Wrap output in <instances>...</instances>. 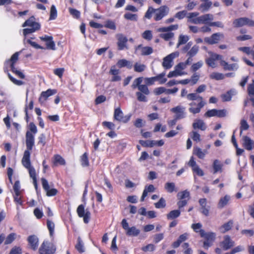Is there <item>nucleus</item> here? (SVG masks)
<instances>
[{"instance_id":"f257e3e1","label":"nucleus","mask_w":254,"mask_h":254,"mask_svg":"<svg viewBox=\"0 0 254 254\" xmlns=\"http://www.w3.org/2000/svg\"><path fill=\"white\" fill-rule=\"evenodd\" d=\"M26 145L27 150L24 152L22 159V164L26 169L31 167L30 159V152L34 145V136L30 131H27L26 133Z\"/></svg>"},{"instance_id":"f03ea898","label":"nucleus","mask_w":254,"mask_h":254,"mask_svg":"<svg viewBox=\"0 0 254 254\" xmlns=\"http://www.w3.org/2000/svg\"><path fill=\"white\" fill-rule=\"evenodd\" d=\"M197 93H190L187 95V98L190 101L198 100L199 103L197 105L196 108L190 107L189 108V111L193 114H196L199 113L201 109L205 105V103L203 101V98L197 95Z\"/></svg>"},{"instance_id":"7ed1b4c3","label":"nucleus","mask_w":254,"mask_h":254,"mask_svg":"<svg viewBox=\"0 0 254 254\" xmlns=\"http://www.w3.org/2000/svg\"><path fill=\"white\" fill-rule=\"evenodd\" d=\"M56 251V246L48 241L43 242L39 250L40 254H54Z\"/></svg>"},{"instance_id":"20e7f679","label":"nucleus","mask_w":254,"mask_h":254,"mask_svg":"<svg viewBox=\"0 0 254 254\" xmlns=\"http://www.w3.org/2000/svg\"><path fill=\"white\" fill-rule=\"evenodd\" d=\"M77 213L79 217L83 218V221L87 224L90 219L91 213L88 210L85 211L84 206L83 204L79 205L77 208Z\"/></svg>"},{"instance_id":"39448f33","label":"nucleus","mask_w":254,"mask_h":254,"mask_svg":"<svg viewBox=\"0 0 254 254\" xmlns=\"http://www.w3.org/2000/svg\"><path fill=\"white\" fill-rule=\"evenodd\" d=\"M179 56V53H172L163 59L162 65L165 69H169L172 66V63L176 57Z\"/></svg>"},{"instance_id":"423d86ee","label":"nucleus","mask_w":254,"mask_h":254,"mask_svg":"<svg viewBox=\"0 0 254 254\" xmlns=\"http://www.w3.org/2000/svg\"><path fill=\"white\" fill-rule=\"evenodd\" d=\"M235 27H242L245 25L254 26V21H252L246 17H241L235 19L233 22Z\"/></svg>"},{"instance_id":"0eeeda50","label":"nucleus","mask_w":254,"mask_h":254,"mask_svg":"<svg viewBox=\"0 0 254 254\" xmlns=\"http://www.w3.org/2000/svg\"><path fill=\"white\" fill-rule=\"evenodd\" d=\"M212 18L210 17H188V22L196 24H207Z\"/></svg>"},{"instance_id":"6e6552de","label":"nucleus","mask_w":254,"mask_h":254,"mask_svg":"<svg viewBox=\"0 0 254 254\" xmlns=\"http://www.w3.org/2000/svg\"><path fill=\"white\" fill-rule=\"evenodd\" d=\"M153 49L151 47H143L142 45H138L135 48V53H139L141 56L149 55L153 53Z\"/></svg>"},{"instance_id":"1a4fd4ad","label":"nucleus","mask_w":254,"mask_h":254,"mask_svg":"<svg viewBox=\"0 0 254 254\" xmlns=\"http://www.w3.org/2000/svg\"><path fill=\"white\" fill-rule=\"evenodd\" d=\"M130 115L124 117L123 113L119 108L115 110L114 117L117 121L126 123L130 120Z\"/></svg>"},{"instance_id":"9d476101","label":"nucleus","mask_w":254,"mask_h":254,"mask_svg":"<svg viewBox=\"0 0 254 254\" xmlns=\"http://www.w3.org/2000/svg\"><path fill=\"white\" fill-rule=\"evenodd\" d=\"M183 63H179L177 65H176L175 67V70L172 71H170L168 74L167 76L169 78H171L173 77H176L179 75H182L185 74V72L182 71V70L185 69L184 67L183 66Z\"/></svg>"},{"instance_id":"9b49d317","label":"nucleus","mask_w":254,"mask_h":254,"mask_svg":"<svg viewBox=\"0 0 254 254\" xmlns=\"http://www.w3.org/2000/svg\"><path fill=\"white\" fill-rule=\"evenodd\" d=\"M234 242L233 241L229 236L226 235L224 237V240L220 243V246L224 251H227L234 246Z\"/></svg>"},{"instance_id":"f8f14e48","label":"nucleus","mask_w":254,"mask_h":254,"mask_svg":"<svg viewBox=\"0 0 254 254\" xmlns=\"http://www.w3.org/2000/svg\"><path fill=\"white\" fill-rule=\"evenodd\" d=\"M223 34L216 33L213 34L210 37H206L204 38V41L208 44L212 45L217 43L220 40V38H223Z\"/></svg>"},{"instance_id":"ddd939ff","label":"nucleus","mask_w":254,"mask_h":254,"mask_svg":"<svg viewBox=\"0 0 254 254\" xmlns=\"http://www.w3.org/2000/svg\"><path fill=\"white\" fill-rule=\"evenodd\" d=\"M118 38V47L119 50H122L125 48H127L126 44L127 42V39L122 34H119L117 35Z\"/></svg>"},{"instance_id":"4468645a","label":"nucleus","mask_w":254,"mask_h":254,"mask_svg":"<svg viewBox=\"0 0 254 254\" xmlns=\"http://www.w3.org/2000/svg\"><path fill=\"white\" fill-rule=\"evenodd\" d=\"M185 108L178 106L171 109V111L176 114L175 117L177 119H181L185 117Z\"/></svg>"},{"instance_id":"2eb2a0df","label":"nucleus","mask_w":254,"mask_h":254,"mask_svg":"<svg viewBox=\"0 0 254 254\" xmlns=\"http://www.w3.org/2000/svg\"><path fill=\"white\" fill-rule=\"evenodd\" d=\"M243 146L248 150H251L254 146V141L252 140L248 136L243 137Z\"/></svg>"},{"instance_id":"dca6fc26","label":"nucleus","mask_w":254,"mask_h":254,"mask_svg":"<svg viewBox=\"0 0 254 254\" xmlns=\"http://www.w3.org/2000/svg\"><path fill=\"white\" fill-rule=\"evenodd\" d=\"M199 234L201 237H204L207 241L212 242L215 238L216 235L214 233H205L203 229L199 230Z\"/></svg>"},{"instance_id":"f3484780","label":"nucleus","mask_w":254,"mask_h":254,"mask_svg":"<svg viewBox=\"0 0 254 254\" xmlns=\"http://www.w3.org/2000/svg\"><path fill=\"white\" fill-rule=\"evenodd\" d=\"M28 241L30 245L31 248L35 250L38 247V239L35 235H31L28 237Z\"/></svg>"},{"instance_id":"a211bd4d","label":"nucleus","mask_w":254,"mask_h":254,"mask_svg":"<svg viewBox=\"0 0 254 254\" xmlns=\"http://www.w3.org/2000/svg\"><path fill=\"white\" fill-rule=\"evenodd\" d=\"M192 127L194 129L198 128L201 130H205L206 128L205 123L200 119L195 120L194 122L192 124Z\"/></svg>"},{"instance_id":"6ab92c4d","label":"nucleus","mask_w":254,"mask_h":254,"mask_svg":"<svg viewBox=\"0 0 254 254\" xmlns=\"http://www.w3.org/2000/svg\"><path fill=\"white\" fill-rule=\"evenodd\" d=\"M56 90L48 89L46 91H43L41 94V96L39 99V101L42 103V98H44V100H46L49 96L56 93Z\"/></svg>"},{"instance_id":"aec40b11","label":"nucleus","mask_w":254,"mask_h":254,"mask_svg":"<svg viewBox=\"0 0 254 254\" xmlns=\"http://www.w3.org/2000/svg\"><path fill=\"white\" fill-rule=\"evenodd\" d=\"M29 171V173L30 177L33 179V184L34 185L35 188L36 190L38 189V184L36 178V173L35 169L31 167L28 169H27Z\"/></svg>"},{"instance_id":"412c9836","label":"nucleus","mask_w":254,"mask_h":254,"mask_svg":"<svg viewBox=\"0 0 254 254\" xmlns=\"http://www.w3.org/2000/svg\"><path fill=\"white\" fill-rule=\"evenodd\" d=\"M221 65L223 66L225 70H233L238 68V65L236 64H228L224 61L220 62Z\"/></svg>"},{"instance_id":"4be33fe9","label":"nucleus","mask_w":254,"mask_h":254,"mask_svg":"<svg viewBox=\"0 0 254 254\" xmlns=\"http://www.w3.org/2000/svg\"><path fill=\"white\" fill-rule=\"evenodd\" d=\"M155 190V189L153 185H149L148 186L145 187L141 197L140 201H143L145 197L147 195L148 193L154 192Z\"/></svg>"},{"instance_id":"5701e85b","label":"nucleus","mask_w":254,"mask_h":254,"mask_svg":"<svg viewBox=\"0 0 254 254\" xmlns=\"http://www.w3.org/2000/svg\"><path fill=\"white\" fill-rule=\"evenodd\" d=\"M202 3L199 5V9L204 12L208 10L211 6L212 3L210 1H201Z\"/></svg>"},{"instance_id":"b1692460","label":"nucleus","mask_w":254,"mask_h":254,"mask_svg":"<svg viewBox=\"0 0 254 254\" xmlns=\"http://www.w3.org/2000/svg\"><path fill=\"white\" fill-rule=\"evenodd\" d=\"M230 199V197L228 195H226L224 197L221 198L218 203V208L221 209L225 207L228 203Z\"/></svg>"},{"instance_id":"393cba45","label":"nucleus","mask_w":254,"mask_h":254,"mask_svg":"<svg viewBox=\"0 0 254 254\" xmlns=\"http://www.w3.org/2000/svg\"><path fill=\"white\" fill-rule=\"evenodd\" d=\"M169 8L166 6H162L156 9V16H166L168 14Z\"/></svg>"},{"instance_id":"a878e982","label":"nucleus","mask_w":254,"mask_h":254,"mask_svg":"<svg viewBox=\"0 0 254 254\" xmlns=\"http://www.w3.org/2000/svg\"><path fill=\"white\" fill-rule=\"evenodd\" d=\"M140 233V230L135 226L129 227L126 232V234L129 236H137Z\"/></svg>"},{"instance_id":"bb28decb","label":"nucleus","mask_w":254,"mask_h":254,"mask_svg":"<svg viewBox=\"0 0 254 254\" xmlns=\"http://www.w3.org/2000/svg\"><path fill=\"white\" fill-rule=\"evenodd\" d=\"M222 164L218 160H215L213 164V174H216L218 172H222Z\"/></svg>"},{"instance_id":"cd10ccee","label":"nucleus","mask_w":254,"mask_h":254,"mask_svg":"<svg viewBox=\"0 0 254 254\" xmlns=\"http://www.w3.org/2000/svg\"><path fill=\"white\" fill-rule=\"evenodd\" d=\"M180 214L181 211L180 210H172L167 215V218L168 219H174L178 217Z\"/></svg>"},{"instance_id":"c85d7f7f","label":"nucleus","mask_w":254,"mask_h":254,"mask_svg":"<svg viewBox=\"0 0 254 254\" xmlns=\"http://www.w3.org/2000/svg\"><path fill=\"white\" fill-rule=\"evenodd\" d=\"M234 94V91L230 90L226 93L221 95V98L223 102L230 101L231 100L232 96Z\"/></svg>"},{"instance_id":"c756f323","label":"nucleus","mask_w":254,"mask_h":254,"mask_svg":"<svg viewBox=\"0 0 254 254\" xmlns=\"http://www.w3.org/2000/svg\"><path fill=\"white\" fill-rule=\"evenodd\" d=\"M36 24H39L38 23L34 21V17H30L28 20H27L23 24V27L29 26L30 27H36Z\"/></svg>"},{"instance_id":"7c9ffc66","label":"nucleus","mask_w":254,"mask_h":254,"mask_svg":"<svg viewBox=\"0 0 254 254\" xmlns=\"http://www.w3.org/2000/svg\"><path fill=\"white\" fill-rule=\"evenodd\" d=\"M40 25L39 24H36V27H30L28 28H25L23 30V35L26 36L27 35L32 33L35 32L36 30H37L40 29Z\"/></svg>"},{"instance_id":"2f4dec72","label":"nucleus","mask_w":254,"mask_h":254,"mask_svg":"<svg viewBox=\"0 0 254 254\" xmlns=\"http://www.w3.org/2000/svg\"><path fill=\"white\" fill-rule=\"evenodd\" d=\"M233 224V222L232 220H230L227 223L224 224L221 228L222 233H224L230 230L232 228Z\"/></svg>"},{"instance_id":"473e14b6","label":"nucleus","mask_w":254,"mask_h":254,"mask_svg":"<svg viewBox=\"0 0 254 254\" xmlns=\"http://www.w3.org/2000/svg\"><path fill=\"white\" fill-rule=\"evenodd\" d=\"M54 164L55 165H57L58 164L61 165H64L65 164V161L60 155H55L54 156Z\"/></svg>"},{"instance_id":"72a5a7b5","label":"nucleus","mask_w":254,"mask_h":254,"mask_svg":"<svg viewBox=\"0 0 254 254\" xmlns=\"http://www.w3.org/2000/svg\"><path fill=\"white\" fill-rule=\"evenodd\" d=\"M165 75V72H162L156 76L153 77L154 78L155 81H158L159 83L161 84H164L167 81V79L166 78H164Z\"/></svg>"},{"instance_id":"f704fd0d","label":"nucleus","mask_w":254,"mask_h":254,"mask_svg":"<svg viewBox=\"0 0 254 254\" xmlns=\"http://www.w3.org/2000/svg\"><path fill=\"white\" fill-rule=\"evenodd\" d=\"M178 28V25L177 24L172 25L168 27L160 28L158 29V31H159V32L171 31L172 30L177 29Z\"/></svg>"},{"instance_id":"c9c22d12","label":"nucleus","mask_w":254,"mask_h":254,"mask_svg":"<svg viewBox=\"0 0 254 254\" xmlns=\"http://www.w3.org/2000/svg\"><path fill=\"white\" fill-rule=\"evenodd\" d=\"M75 248L80 253L84 252L83 244L80 237H78L77 239V243L75 245Z\"/></svg>"},{"instance_id":"e433bc0d","label":"nucleus","mask_w":254,"mask_h":254,"mask_svg":"<svg viewBox=\"0 0 254 254\" xmlns=\"http://www.w3.org/2000/svg\"><path fill=\"white\" fill-rule=\"evenodd\" d=\"M146 68V65L144 64H140L136 63L134 65V70L135 72H141L143 71Z\"/></svg>"},{"instance_id":"4c0bfd02","label":"nucleus","mask_w":254,"mask_h":254,"mask_svg":"<svg viewBox=\"0 0 254 254\" xmlns=\"http://www.w3.org/2000/svg\"><path fill=\"white\" fill-rule=\"evenodd\" d=\"M177 197L179 199H184L186 198H188L189 199L190 197V194L189 191L185 190L184 191L179 192L177 194Z\"/></svg>"},{"instance_id":"58836bf2","label":"nucleus","mask_w":254,"mask_h":254,"mask_svg":"<svg viewBox=\"0 0 254 254\" xmlns=\"http://www.w3.org/2000/svg\"><path fill=\"white\" fill-rule=\"evenodd\" d=\"M81 165L83 167H88L89 165L87 153H84L81 158Z\"/></svg>"},{"instance_id":"ea45409f","label":"nucleus","mask_w":254,"mask_h":254,"mask_svg":"<svg viewBox=\"0 0 254 254\" xmlns=\"http://www.w3.org/2000/svg\"><path fill=\"white\" fill-rule=\"evenodd\" d=\"M47 227L50 232V235L51 236H53L54 232L55 229V224L54 223L50 221V220H47Z\"/></svg>"},{"instance_id":"a19ab883","label":"nucleus","mask_w":254,"mask_h":254,"mask_svg":"<svg viewBox=\"0 0 254 254\" xmlns=\"http://www.w3.org/2000/svg\"><path fill=\"white\" fill-rule=\"evenodd\" d=\"M143 80V77H139L137 78H136L133 82L132 84L131 85V87L133 89H135L136 87L138 88V87L139 86H141V83L142 82Z\"/></svg>"},{"instance_id":"79ce46f5","label":"nucleus","mask_w":254,"mask_h":254,"mask_svg":"<svg viewBox=\"0 0 254 254\" xmlns=\"http://www.w3.org/2000/svg\"><path fill=\"white\" fill-rule=\"evenodd\" d=\"M210 77L211 79H214L219 80L224 79V75L222 73L213 72L210 75Z\"/></svg>"},{"instance_id":"37998d69","label":"nucleus","mask_w":254,"mask_h":254,"mask_svg":"<svg viewBox=\"0 0 254 254\" xmlns=\"http://www.w3.org/2000/svg\"><path fill=\"white\" fill-rule=\"evenodd\" d=\"M18 56H19V53L16 52L11 57L9 61L11 62L10 64V67H12V66H15L14 64L16 63V62L18 60Z\"/></svg>"},{"instance_id":"c03bdc74","label":"nucleus","mask_w":254,"mask_h":254,"mask_svg":"<svg viewBox=\"0 0 254 254\" xmlns=\"http://www.w3.org/2000/svg\"><path fill=\"white\" fill-rule=\"evenodd\" d=\"M16 234L14 233L9 234L6 238L4 242L5 245L11 244L15 239Z\"/></svg>"},{"instance_id":"a18cd8bd","label":"nucleus","mask_w":254,"mask_h":254,"mask_svg":"<svg viewBox=\"0 0 254 254\" xmlns=\"http://www.w3.org/2000/svg\"><path fill=\"white\" fill-rule=\"evenodd\" d=\"M155 206L157 208H164L166 206V201L165 199L161 197L158 202L155 203Z\"/></svg>"},{"instance_id":"49530a36","label":"nucleus","mask_w":254,"mask_h":254,"mask_svg":"<svg viewBox=\"0 0 254 254\" xmlns=\"http://www.w3.org/2000/svg\"><path fill=\"white\" fill-rule=\"evenodd\" d=\"M143 39L150 41L152 38V32L150 30H146L142 34Z\"/></svg>"},{"instance_id":"de8ad7c7","label":"nucleus","mask_w":254,"mask_h":254,"mask_svg":"<svg viewBox=\"0 0 254 254\" xmlns=\"http://www.w3.org/2000/svg\"><path fill=\"white\" fill-rule=\"evenodd\" d=\"M189 40V37L187 36L181 35L179 38V42L177 45L178 48L180 45L186 43Z\"/></svg>"},{"instance_id":"09e8293b","label":"nucleus","mask_w":254,"mask_h":254,"mask_svg":"<svg viewBox=\"0 0 254 254\" xmlns=\"http://www.w3.org/2000/svg\"><path fill=\"white\" fill-rule=\"evenodd\" d=\"M140 92L143 93L144 95H148L149 94L150 92L146 85H141L138 87V89Z\"/></svg>"},{"instance_id":"8fccbe9b","label":"nucleus","mask_w":254,"mask_h":254,"mask_svg":"<svg viewBox=\"0 0 254 254\" xmlns=\"http://www.w3.org/2000/svg\"><path fill=\"white\" fill-rule=\"evenodd\" d=\"M202 64L203 63L201 61L193 64L190 67V70L192 72H195L202 66Z\"/></svg>"},{"instance_id":"3c124183","label":"nucleus","mask_w":254,"mask_h":254,"mask_svg":"<svg viewBox=\"0 0 254 254\" xmlns=\"http://www.w3.org/2000/svg\"><path fill=\"white\" fill-rule=\"evenodd\" d=\"M238 50L240 51H242L247 55H253V52H254V50H252L250 47H242L238 48Z\"/></svg>"},{"instance_id":"603ef678","label":"nucleus","mask_w":254,"mask_h":254,"mask_svg":"<svg viewBox=\"0 0 254 254\" xmlns=\"http://www.w3.org/2000/svg\"><path fill=\"white\" fill-rule=\"evenodd\" d=\"M182 247L184 249V254H191L192 252V250L191 248H189V244L188 243H185L183 245Z\"/></svg>"},{"instance_id":"864d4df0","label":"nucleus","mask_w":254,"mask_h":254,"mask_svg":"<svg viewBox=\"0 0 254 254\" xmlns=\"http://www.w3.org/2000/svg\"><path fill=\"white\" fill-rule=\"evenodd\" d=\"M194 153L200 159L203 158L205 156V153L203 152L200 148L198 147L195 148L194 150Z\"/></svg>"},{"instance_id":"5fc2aeb1","label":"nucleus","mask_w":254,"mask_h":254,"mask_svg":"<svg viewBox=\"0 0 254 254\" xmlns=\"http://www.w3.org/2000/svg\"><path fill=\"white\" fill-rule=\"evenodd\" d=\"M198 51V46L194 45L191 48L187 54L190 57H193L197 53Z\"/></svg>"},{"instance_id":"6e6d98bb","label":"nucleus","mask_w":254,"mask_h":254,"mask_svg":"<svg viewBox=\"0 0 254 254\" xmlns=\"http://www.w3.org/2000/svg\"><path fill=\"white\" fill-rule=\"evenodd\" d=\"M249 128V125L247 123V121L245 120H242L241 121V132L240 134L241 135L242 133V131L243 130H247Z\"/></svg>"},{"instance_id":"4d7b16f0","label":"nucleus","mask_w":254,"mask_h":254,"mask_svg":"<svg viewBox=\"0 0 254 254\" xmlns=\"http://www.w3.org/2000/svg\"><path fill=\"white\" fill-rule=\"evenodd\" d=\"M175 185L174 183H167L165 188L169 192H172L175 189Z\"/></svg>"},{"instance_id":"13d9d810","label":"nucleus","mask_w":254,"mask_h":254,"mask_svg":"<svg viewBox=\"0 0 254 254\" xmlns=\"http://www.w3.org/2000/svg\"><path fill=\"white\" fill-rule=\"evenodd\" d=\"M155 248V246L153 244H150L147 245V246H146L145 247H142L141 250L145 252H148V251L153 252L154 251Z\"/></svg>"},{"instance_id":"bf43d9fd","label":"nucleus","mask_w":254,"mask_h":254,"mask_svg":"<svg viewBox=\"0 0 254 254\" xmlns=\"http://www.w3.org/2000/svg\"><path fill=\"white\" fill-rule=\"evenodd\" d=\"M11 68V71L14 73L16 75H17L19 77L22 79H24L25 78L24 74L19 70H18L15 66H12Z\"/></svg>"},{"instance_id":"052dcab7","label":"nucleus","mask_w":254,"mask_h":254,"mask_svg":"<svg viewBox=\"0 0 254 254\" xmlns=\"http://www.w3.org/2000/svg\"><path fill=\"white\" fill-rule=\"evenodd\" d=\"M174 33L172 32H169L167 33L161 34L160 37L166 41H168L174 36Z\"/></svg>"},{"instance_id":"680f3d73","label":"nucleus","mask_w":254,"mask_h":254,"mask_svg":"<svg viewBox=\"0 0 254 254\" xmlns=\"http://www.w3.org/2000/svg\"><path fill=\"white\" fill-rule=\"evenodd\" d=\"M22 249L20 247L15 246L10 250L9 254H21Z\"/></svg>"},{"instance_id":"e2e57ef3","label":"nucleus","mask_w":254,"mask_h":254,"mask_svg":"<svg viewBox=\"0 0 254 254\" xmlns=\"http://www.w3.org/2000/svg\"><path fill=\"white\" fill-rule=\"evenodd\" d=\"M105 27L112 30H115L116 29L115 22L111 20H107L105 24Z\"/></svg>"},{"instance_id":"0e129e2a","label":"nucleus","mask_w":254,"mask_h":254,"mask_svg":"<svg viewBox=\"0 0 254 254\" xmlns=\"http://www.w3.org/2000/svg\"><path fill=\"white\" fill-rule=\"evenodd\" d=\"M199 78V75H198L197 73L195 72L193 73V74L191 76L190 81L191 85H194L195 84L197 81H198Z\"/></svg>"},{"instance_id":"69168bd1","label":"nucleus","mask_w":254,"mask_h":254,"mask_svg":"<svg viewBox=\"0 0 254 254\" xmlns=\"http://www.w3.org/2000/svg\"><path fill=\"white\" fill-rule=\"evenodd\" d=\"M191 137L193 141L199 142L200 141V135L197 132L193 131L191 132Z\"/></svg>"},{"instance_id":"338daca9","label":"nucleus","mask_w":254,"mask_h":254,"mask_svg":"<svg viewBox=\"0 0 254 254\" xmlns=\"http://www.w3.org/2000/svg\"><path fill=\"white\" fill-rule=\"evenodd\" d=\"M137 100L140 102H146L147 99L146 96L141 92H137L136 93Z\"/></svg>"},{"instance_id":"774afa93","label":"nucleus","mask_w":254,"mask_h":254,"mask_svg":"<svg viewBox=\"0 0 254 254\" xmlns=\"http://www.w3.org/2000/svg\"><path fill=\"white\" fill-rule=\"evenodd\" d=\"M248 92L249 95L254 96V80H253L252 83L248 85Z\"/></svg>"}]
</instances>
